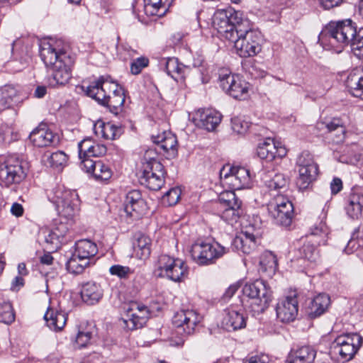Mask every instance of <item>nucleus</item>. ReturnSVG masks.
Instances as JSON below:
<instances>
[{
    "label": "nucleus",
    "instance_id": "f257e3e1",
    "mask_svg": "<svg viewBox=\"0 0 363 363\" xmlns=\"http://www.w3.org/2000/svg\"><path fill=\"white\" fill-rule=\"evenodd\" d=\"M61 42L54 44L45 43L40 50V55L47 67L52 69L49 85L52 87L64 86L72 77V67L74 59L65 48L60 47Z\"/></svg>",
    "mask_w": 363,
    "mask_h": 363
},
{
    "label": "nucleus",
    "instance_id": "f03ea898",
    "mask_svg": "<svg viewBox=\"0 0 363 363\" xmlns=\"http://www.w3.org/2000/svg\"><path fill=\"white\" fill-rule=\"evenodd\" d=\"M325 35L337 52L349 45L357 57H363V28L357 30L352 20L330 22L325 28Z\"/></svg>",
    "mask_w": 363,
    "mask_h": 363
},
{
    "label": "nucleus",
    "instance_id": "7ed1b4c3",
    "mask_svg": "<svg viewBox=\"0 0 363 363\" xmlns=\"http://www.w3.org/2000/svg\"><path fill=\"white\" fill-rule=\"evenodd\" d=\"M85 91L88 96L95 99L99 104L108 107L116 115L123 109L125 102L124 89L108 77H99L86 86Z\"/></svg>",
    "mask_w": 363,
    "mask_h": 363
},
{
    "label": "nucleus",
    "instance_id": "20e7f679",
    "mask_svg": "<svg viewBox=\"0 0 363 363\" xmlns=\"http://www.w3.org/2000/svg\"><path fill=\"white\" fill-rule=\"evenodd\" d=\"M242 292V297L238 302L252 315L263 313L272 301V291L262 279L246 283Z\"/></svg>",
    "mask_w": 363,
    "mask_h": 363
},
{
    "label": "nucleus",
    "instance_id": "39448f33",
    "mask_svg": "<svg viewBox=\"0 0 363 363\" xmlns=\"http://www.w3.org/2000/svg\"><path fill=\"white\" fill-rule=\"evenodd\" d=\"M234 35L235 38L229 41L234 43L237 53L241 57L255 56L261 51V34L252 28L248 20L238 25Z\"/></svg>",
    "mask_w": 363,
    "mask_h": 363
},
{
    "label": "nucleus",
    "instance_id": "423d86ee",
    "mask_svg": "<svg viewBox=\"0 0 363 363\" xmlns=\"http://www.w3.org/2000/svg\"><path fill=\"white\" fill-rule=\"evenodd\" d=\"M51 201L55 204L58 215L62 219L75 222L79 212V199L77 193L58 186L52 189Z\"/></svg>",
    "mask_w": 363,
    "mask_h": 363
},
{
    "label": "nucleus",
    "instance_id": "0eeeda50",
    "mask_svg": "<svg viewBox=\"0 0 363 363\" xmlns=\"http://www.w3.org/2000/svg\"><path fill=\"white\" fill-rule=\"evenodd\" d=\"M246 18H243L242 13L231 7L218 9L213 14L212 24L213 28L227 40L235 38V30L238 25L242 23Z\"/></svg>",
    "mask_w": 363,
    "mask_h": 363
},
{
    "label": "nucleus",
    "instance_id": "6e6552de",
    "mask_svg": "<svg viewBox=\"0 0 363 363\" xmlns=\"http://www.w3.org/2000/svg\"><path fill=\"white\" fill-rule=\"evenodd\" d=\"M24 162L14 155L0 158V184L10 187L20 184L26 177Z\"/></svg>",
    "mask_w": 363,
    "mask_h": 363
},
{
    "label": "nucleus",
    "instance_id": "1a4fd4ad",
    "mask_svg": "<svg viewBox=\"0 0 363 363\" xmlns=\"http://www.w3.org/2000/svg\"><path fill=\"white\" fill-rule=\"evenodd\" d=\"M228 252V249L217 242H196L191 250L192 259L199 265H210Z\"/></svg>",
    "mask_w": 363,
    "mask_h": 363
},
{
    "label": "nucleus",
    "instance_id": "9d476101",
    "mask_svg": "<svg viewBox=\"0 0 363 363\" xmlns=\"http://www.w3.org/2000/svg\"><path fill=\"white\" fill-rule=\"evenodd\" d=\"M157 271L160 277L180 282L187 277L189 269L186 263L182 259L162 255L157 259Z\"/></svg>",
    "mask_w": 363,
    "mask_h": 363
},
{
    "label": "nucleus",
    "instance_id": "9b49d317",
    "mask_svg": "<svg viewBox=\"0 0 363 363\" xmlns=\"http://www.w3.org/2000/svg\"><path fill=\"white\" fill-rule=\"evenodd\" d=\"M223 185L228 186L233 190L250 188L252 177L250 170L239 166H224L220 172Z\"/></svg>",
    "mask_w": 363,
    "mask_h": 363
},
{
    "label": "nucleus",
    "instance_id": "f8f14e48",
    "mask_svg": "<svg viewBox=\"0 0 363 363\" xmlns=\"http://www.w3.org/2000/svg\"><path fill=\"white\" fill-rule=\"evenodd\" d=\"M269 216L274 222L281 226L288 227L292 222L294 206L286 197L279 195L268 205Z\"/></svg>",
    "mask_w": 363,
    "mask_h": 363
},
{
    "label": "nucleus",
    "instance_id": "ddd939ff",
    "mask_svg": "<svg viewBox=\"0 0 363 363\" xmlns=\"http://www.w3.org/2000/svg\"><path fill=\"white\" fill-rule=\"evenodd\" d=\"M219 85L229 96L244 100L248 96V83L238 75L223 72L219 74Z\"/></svg>",
    "mask_w": 363,
    "mask_h": 363
},
{
    "label": "nucleus",
    "instance_id": "4468645a",
    "mask_svg": "<svg viewBox=\"0 0 363 363\" xmlns=\"http://www.w3.org/2000/svg\"><path fill=\"white\" fill-rule=\"evenodd\" d=\"M165 172L160 162H153L150 164H143L142 174L139 177L140 183L152 191H157L164 183Z\"/></svg>",
    "mask_w": 363,
    "mask_h": 363
},
{
    "label": "nucleus",
    "instance_id": "2eb2a0df",
    "mask_svg": "<svg viewBox=\"0 0 363 363\" xmlns=\"http://www.w3.org/2000/svg\"><path fill=\"white\" fill-rule=\"evenodd\" d=\"M201 319V315L194 310H181L173 316L172 323L178 333L189 335L195 332Z\"/></svg>",
    "mask_w": 363,
    "mask_h": 363
},
{
    "label": "nucleus",
    "instance_id": "dca6fc26",
    "mask_svg": "<svg viewBox=\"0 0 363 363\" xmlns=\"http://www.w3.org/2000/svg\"><path fill=\"white\" fill-rule=\"evenodd\" d=\"M363 338L357 333L340 335L335 340L334 349L342 359L350 360L362 346Z\"/></svg>",
    "mask_w": 363,
    "mask_h": 363
},
{
    "label": "nucleus",
    "instance_id": "f3484780",
    "mask_svg": "<svg viewBox=\"0 0 363 363\" xmlns=\"http://www.w3.org/2000/svg\"><path fill=\"white\" fill-rule=\"evenodd\" d=\"M244 311H248L238 301L232 304L225 310V316L222 321L223 326L227 330H237L245 328L246 320Z\"/></svg>",
    "mask_w": 363,
    "mask_h": 363
},
{
    "label": "nucleus",
    "instance_id": "a211bd4d",
    "mask_svg": "<svg viewBox=\"0 0 363 363\" xmlns=\"http://www.w3.org/2000/svg\"><path fill=\"white\" fill-rule=\"evenodd\" d=\"M298 311V302L296 294L280 298L276 306L277 318L283 323L294 321Z\"/></svg>",
    "mask_w": 363,
    "mask_h": 363
},
{
    "label": "nucleus",
    "instance_id": "6ab92c4d",
    "mask_svg": "<svg viewBox=\"0 0 363 363\" xmlns=\"http://www.w3.org/2000/svg\"><path fill=\"white\" fill-rule=\"evenodd\" d=\"M259 234V230L254 228L253 226H247L242 230L240 235L233 239V247L238 252L250 254L257 246Z\"/></svg>",
    "mask_w": 363,
    "mask_h": 363
},
{
    "label": "nucleus",
    "instance_id": "aec40b11",
    "mask_svg": "<svg viewBox=\"0 0 363 363\" xmlns=\"http://www.w3.org/2000/svg\"><path fill=\"white\" fill-rule=\"evenodd\" d=\"M150 317L147 307L134 303L127 310V319L124 320L126 327L129 330H135L143 327Z\"/></svg>",
    "mask_w": 363,
    "mask_h": 363
},
{
    "label": "nucleus",
    "instance_id": "412c9836",
    "mask_svg": "<svg viewBox=\"0 0 363 363\" xmlns=\"http://www.w3.org/2000/svg\"><path fill=\"white\" fill-rule=\"evenodd\" d=\"M221 117V114L214 110L201 108L194 113L193 122L199 128L212 131L220 123Z\"/></svg>",
    "mask_w": 363,
    "mask_h": 363
},
{
    "label": "nucleus",
    "instance_id": "4be33fe9",
    "mask_svg": "<svg viewBox=\"0 0 363 363\" xmlns=\"http://www.w3.org/2000/svg\"><path fill=\"white\" fill-rule=\"evenodd\" d=\"M152 141L157 145L160 152L166 155L167 158L177 155V139L170 131H164L160 134L152 136Z\"/></svg>",
    "mask_w": 363,
    "mask_h": 363
},
{
    "label": "nucleus",
    "instance_id": "5701e85b",
    "mask_svg": "<svg viewBox=\"0 0 363 363\" xmlns=\"http://www.w3.org/2000/svg\"><path fill=\"white\" fill-rule=\"evenodd\" d=\"M80 167L86 172L93 174L96 180L107 181L113 174L110 167L101 160L85 158L81 162Z\"/></svg>",
    "mask_w": 363,
    "mask_h": 363
},
{
    "label": "nucleus",
    "instance_id": "b1692460",
    "mask_svg": "<svg viewBox=\"0 0 363 363\" xmlns=\"http://www.w3.org/2000/svg\"><path fill=\"white\" fill-rule=\"evenodd\" d=\"M75 222H69L68 219H62L60 217L59 220H56L53 228L45 235V240L47 243L55 245L58 247L59 245L64 242L65 236L70 233V230Z\"/></svg>",
    "mask_w": 363,
    "mask_h": 363
},
{
    "label": "nucleus",
    "instance_id": "393cba45",
    "mask_svg": "<svg viewBox=\"0 0 363 363\" xmlns=\"http://www.w3.org/2000/svg\"><path fill=\"white\" fill-rule=\"evenodd\" d=\"M124 211L128 216L139 217L143 211L145 201L138 190H132L127 193L123 201Z\"/></svg>",
    "mask_w": 363,
    "mask_h": 363
},
{
    "label": "nucleus",
    "instance_id": "a878e982",
    "mask_svg": "<svg viewBox=\"0 0 363 363\" xmlns=\"http://www.w3.org/2000/svg\"><path fill=\"white\" fill-rule=\"evenodd\" d=\"M29 138L32 143L39 147L55 145L59 143V137L45 127H40L33 130Z\"/></svg>",
    "mask_w": 363,
    "mask_h": 363
},
{
    "label": "nucleus",
    "instance_id": "bb28decb",
    "mask_svg": "<svg viewBox=\"0 0 363 363\" xmlns=\"http://www.w3.org/2000/svg\"><path fill=\"white\" fill-rule=\"evenodd\" d=\"M330 304V296L325 294H320L311 301L306 308V313L310 318H316L327 311Z\"/></svg>",
    "mask_w": 363,
    "mask_h": 363
},
{
    "label": "nucleus",
    "instance_id": "cd10ccee",
    "mask_svg": "<svg viewBox=\"0 0 363 363\" xmlns=\"http://www.w3.org/2000/svg\"><path fill=\"white\" fill-rule=\"evenodd\" d=\"M296 164L298 167V173L315 179L318 172V167L310 152H303L298 156Z\"/></svg>",
    "mask_w": 363,
    "mask_h": 363
},
{
    "label": "nucleus",
    "instance_id": "c85d7f7f",
    "mask_svg": "<svg viewBox=\"0 0 363 363\" xmlns=\"http://www.w3.org/2000/svg\"><path fill=\"white\" fill-rule=\"evenodd\" d=\"M26 99V95L17 90L14 86H5L0 94V105L4 108H9L18 105Z\"/></svg>",
    "mask_w": 363,
    "mask_h": 363
},
{
    "label": "nucleus",
    "instance_id": "c756f323",
    "mask_svg": "<svg viewBox=\"0 0 363 363\" xmlns=\"http://www.w3.org/2000/svg\"><path fill=\"white\" fill-rule=\"evenodd\" d=\"M327 138L335 144L341 143L345 138L346 128L339 118H334L325 123Z\"/></svg>",
    "mask_w": 363,
    "mask_h": 363
},
{
    "label": "nucleus",
    "instance_id": "7c9ffc66",
    "mask_svg": "<svg viewBox=\"0 0 363 363\" xmlns=\"http://www.w3.org/2000/svg\"><path fill=\"white\" fill-rule=\"evenodd\" d=\"M348 91L354 97L363 99V73L359 70H353L345 81Z\"/></svg>",
    "mask_w": 363,
    "mask_h": 363
},
{
    "label": "nucleus",
    "instance_id": "2f4dec72",
    "mask_svg": "<svg viewBox=\"0 0 363 363\" xmlns=\"http://www.w3.org/2000/svg\"><path fill=\"white\" fill-rule=\"evenodd\" d=\"M315 351L308 346L291 350L286 359L287 363H313Z\"/></svg>",
    "mask_w": 363,
    "mask_h": 363
},
{
    "label": "nucleus",
    "instance_id": "473e14b6",
    "mask_svg": "<svg viewBox=\"0 0 363 363\" xmlns=\"http://www.w3.org/2000/svg\"><path fill=\"white\" fill-rule=\"evenodd\" d=\"M81 296L85 303L94 305L102 298L103 291L100 286L96 283L87 282L82 286Z\"/></svg>",
    "mask_w": 363,
    "mask_h": 363
},
{
    "label": "nucleus",
    "instance_id": "72a5a7b5",
    "mask_svg": "<svg viewBox=\"0 0 363 363\" xmlns=\"http://www.w3.org/2000/svg\"><path fill=\"white\" fill-rule=\"evenodd\" d=\"M151 245L152 242L148 236L143 234L136 235L133 243L135 256L140 259H147L151 254Z\"/></svg>",
    "mask_w": 363,
    "mask_h": 363
},
{
    "label": "nucleus",
    "instance_id": "f704fd0d",
    "mask_svg": "<svg viewBox=\"0 0 363 363\" xmlns=\"http://www.w3.org/2000/svg\"><path fill=\"white\" fill-rule=\"evenodd\" d=\"M44 318L48 326L53 330H62L67 322V315L65 313L55 311L52 308H48L44 315Z\"/></svg>",
    "mask_w": 363,
    "mask_h": 363
},
{
    "label": "nucleus",
    "instance_id": "c9c22d12",
    "mask_svg": "<svg viewBox=\"0 0 363 363\" xmlns=\"http://www.w3.org/2000/svg\"><path fill=\"white\" fill-rule=\"evenodd\" d=\"M98 252L96 245L89 240H81L75 244V254L79 258L90 261V259L94 257Z\"/></svg>",
    "mask_w": 363,
    "mask_h": 363
},
{
    "label": "nucleus",
    "instance_id": "e433bc0d",
    "mask_svg": "<svg viewBox=\"0 0 363 363\" xmlns=\"http://www.w3.org/2000/svg\"><path fill=\"white\" fill-rule=\"evenodd\" d=\"M345 210L347 214L351 218L358 219L361 218L363 211V195L358 194L350 195Z\"/></svg>",
    "mask_w": 363,
    "mask_h": 363
},
{
    "label": "nucleus",
    "instance_id": "4c0bfd02",
    "mask_svg": "<svg viewBox=\"0 0 363 363\" xmlns=\"http://www.w3.org/2000/svg\"><path fill=\"white\" fill-rule=\"evenodd\" d=\"M94 129L97 135L106 140H115L121 134V128L111 123H99Z\"/></svg>",
    "mask_w": 363,
    "mask_h": 363
},
{
    "label": "nucleus",
    "instance_id": "58836bf2",
    "mask_svg": "<svg viewBox=\"0 0 363 363\" xmlns=\"http://www.w3.org/2000/svg\"><path fill=\"white\" fill-rule=\"evenodd\" d=\"M164 68L167 74L177 81L184 77L186 66L179 63L177 58L169 57L164 60Z\"/></svg>",
    "mask_w": 363,
    "mask_h": 363
},
{
    "label": "nucleus",
    "instance_id": "ea45409f",
    "mask_svg": "<svg viewBox=\"0 0 363 363\" xmlns=\"http://www.w3.org/2000/svg\"><path fill=\"white\" fill-rule=\"evenodd\" d=\"M276 143L268 139L267 141L259 144L257 148V156L267 162H271L276 158Z\"/></svg>",
    "mask_w": 363,
    "mask_h": 363
},
{
    "label": "nucleus",
    "instance_id": "a19ab883",
    "mask_svg": "<svg viewBox=\"0 0 363 363\" xmlns=\"http://www.w3.org/2000/svg\"><path fill=\"white\" fill-rule=\"evenodd\" d=\"M90 264V261L79 258L77 254H74L67 262L66 268L69 273L73 274H82L84 269Z\"/></svg>",
    "mask_w": 363,
    "mask_h": 363
},
{
    "label": "nucleus",
    "instance_id": "79ce46f5",
    "mask_svg": "<svg viewBox=\"0 0 363 363\" xmlns=\"http://www.w3.org/2000/svg\"><path fill=\"white\" fill-rule=\"evenodd\" d=\"M172 0H144L145 9L147 11L150 9L151 15H161L164 13L170 5Z\"/></svg>",
    "mask_w": 363,
    "mask_h": 363
},
{
    "label": "nucleus",
    "instance_id": "37998d69",
    "mask_svg": "<svg viewBox=\"0 0 363 363\" xmlns=\"http://www.w3.org/2000/svg\"><path fill=\"white\" fill-rule=\"evenodd\" d=\"M259 264L262 270L274 273L278 267L277 257L272 252H265L261 256Z\"/></svg>",
    "mask_w": 363,
    "mask_h": 363
},
{
    "label": "nucleus",
    "instance_id": "c03bdc74",
    "mask_svg": "<svg viewBox=\"0 0 363 363\" xmlns=\"http://www.w3.org/2000/svg\"><path fill=\"white\" fill-rule=\"evenodd\" d=\"M46 164L54 169H62L67 163V157L62 151L45 155Z\"/></svg>",
    "mask_w": 363,
    "mask_h": 363
},
{
    "label": "nucleus",
    "instance_id": "a18cd8bd",
    "mask_svg": "<svg viewBox=\"0 0 363 363\" xmlns=\"http://www.w3.org/2000/svg\"><path fill=\"white\" fill-rule=\"evenodd\" d=\"M300 258L306 259L311 262H315L319 258V253L316 245L311 242L304 243L298 250Z\"/></svg>",
    "mask_w": 363,
    "mask_h": 363
},
{
    "label": "nucleus",
    "instance_id": "49530a36",
    "mask_svg": "<svg viewBox=\"0 0 363 363\" xmlns=\"http://www.w3.org/2000/svg\"><path fill=\"white\" fill-rule=\"evenodd\" d=\"M269 179L264 178L266 186L269 190H277L286 186L287 180L284 174L272 172L269 176Z\"/></svg>",
    "mask_w": 363,
    "mask_h": 363
},
{
    "label": "nucleus",
    "instance_id": "de8ad7c7",
    "mask_svg": "<svg viewBox=\"0 0 363 363\" xmlns=\"http://www.w3.org/2000/svg\"><path fill=\"white\" fill-rule=\"evenodd\" d=\"M224 210L221 213V218L226 223L233 225L236 223L243 213L241 206L223 207Z\"/></svg>",
    "mask_w": 363,
    "mask_h": 363
},
{
    "label": "nucleus",
    "instance_id": "09e8293b",
    "mask_svg": "<svg viewBox=\"0 0 363 363\" xmlns=\"http://www.w3.org/2000/svg\"><path fill=\"white\" fill-rule=\"evenodd\" d=\"M15 320V313L10 303H0V322L11 324Z\"/></svg>",
    "mask_w": 363,
    "mask_h": 363
},
{
    "label": "nucleus",
    "instance_id": "8fccbe9b",
    "mask_svg": "<svg viewBox=\"0 0 363 363\" xmlns=\"http://www.w3.org/2000/svg\"><path fill=\"white\" fill-rule=\"evenodd\" d=\"M234 191L231 189L220 194L219 201L223 207L241 206L242 202L237 197Z\"/></svg>",
    "mask_w": 363,
    "mask_h": 363
},
{
    "label": "nucleus",
    "instance_id": "3c124183",
    "mask_svg": "<svg viewBox=\"0 0 363 363\" xmlns=\"http://www.w3.org/2000/svg\"><path fill=\"white\" fill-rule=\"evenodd\" d=\"M231 125L235 133L242 135L247 131L250 123L242 117L238 116L231 119Z\"/></svg>",
    "mask_w": 363,
    "mask_h": 363
},
{
    "label": "nucleus",
    "instance_id": "603ef678",
    "mask_svg": "<svg viewBox=\"0 0 363 363\" xmlns=\"http://www.w3.org/2000/svg\"><path fill=\"white\" fill-rule=\"evenodd\" d=\"M109 272L111 275L117 276L120 279H127L133 271L128 267L116 264L109 268Z\"/></svg>",
    "mask_w": 363,
    "mask_h": 363
},
{
    "label": "nucleus",
    "instance_id": "864d4df0",
    "mask_svg": "<svg viewBox=\"0 0 363 363\" xmlns=\"http://www.w3.org/2000/svg\"><path fill=\"white\" fill-rule=\"evenodd\" d=\"M181 190L179 188H172L163 196V201L169 206L177 204L180 199Z\"/></svg>",
    "mask_w": 363,
    "mask_h": 363
},
{
    "label": "nucleus",
    "instance_id": "5fc2aeb1",
    "mask_svg": "<svg viewBox=\"0 0 363 363\" xmlns=\"http://www.w3.org/2000/svg\"><path fill=\"white\" fill-rule=\"evenodd\" d=\"M149 60L145 57H140L134 60L130 64V72L133 74H138L142 69L148 66Z\"/></svg>",
    "mask_w": 363,
    "mask_h": 363
},
{
    "label": "nucleus",
    "instance_id": "6e6d98bb",
    "mask_svg": "<svg viewBox=\"0 0 363 363\" xmlns=\"http://www.w3.org/2000/svg\"><path fill=\"white\" fill-rule=\"evenodd\" d=\"M94 143V142L91 139L86 138L78 144L79 157L82 161L87 158L89 154L91 152L90 150H91Z\"/></svg>",
    "mask_w": 363,
    "mask_h": 363
},
{
    "label": "nucleus",
    "instance_id": "4d7b16f0",
    "mask_svg": "<svg viewBox=\"0 0 363 363\" xmlns=\"http://www.w3.org/2000/svg\"><path fill=\"white\" fill-rule=\"evenodd\" d=\"M94 331L86 330L79 331L76 337V343L79 347H84L88 345L93 337Z\"/></svg>",
    "mask_w": 363,
    "mask_h": 363
},
{
    "label": "nucleus",
    "instance_id": "13d9d810",
    "mask_svg": "<svg viewBox=\"0 0 363 363\" xmlns=\"http://www.w3.org/2000/svg\"><path fill=\"white\" fill-rule=\"evenodd\" d=\"M314 180V179L298 173V177L296 179V186L299 190L303 191L308 189Z\"/></svg>",
    "mask_w": 363,
    "mask_h": 363
},
{
    "label": "nucleus",
    "instance_id": "bf43d9fd",
    "mask_svg": "<svg viewBox=\"0 0 363 363\" xmlns=\"http://www.w3.org/2000/svg\"><path fill=\"white\" fill-rule=\"evenodd\" d=\"M106 151L107 148L105 145L94 143L91 150H90L91 152L89 154L87 158L103 156L106 153Z\"/></svg>",
    "mask_w": 363,
    "mask_h": 363
},
{
    "label": "nucleus",
    "instance_id": "052dcab7",
    "mask_svg": "<svg viewBox=\"0 0 363 363\" xmlns=\"http://www.w3.org/2000/svg\"><path fill=\"white\" fill-rule=\"evenodd\" d=\"M143 164H150L153 162H160L157 160V150L149 148L147 150L143 156Z\"/></svg>",
    "mask_w": 363,
    "mask_h": 363
},
{
    "label": "nucleus",
    "instance_id": "680f3d73",
    "mask_svg": "<svg viewBox=\"0 0 363 363\" xmlns=\"http://www.w3.org/2000/svg\"><path fill=\"white\" fill-rule=\"evenodd\" d=\"M363 245L357 241L352 236L351 239L348 241L347 246L344 251L346 254H352L357 250Z\"/></svg>",
    "mask_w": 363,
    "mask_h": 363
},
{
    "label": "nucleus",
    "instance_id": "e2e57ef3",
    "mask_svg": "<svg viewBox=\"0 0 363 363\" xmlns=\"http://www.w3.org/2000/svg\"><path fill=\"white\" fill-rule=\"evenodd\" d=\"M331 194L335 195L342 189V182L338 177H335L330 184Z\"/></svg>",
    "mask_w": 363,
    "mask_h": 363
},
{
    "label": "nucleus",
    "instance_id": "0e129e2a",
    "mask_svg": "<svg viewBox=\"0 0 363 363\" xmlns=\"http://www.w3.org/2000/svg\"><path fill=\"white\" fill-rule=\"evenodd\" d=\"M104 357L99 353L94 352L88 355L82 363H104Z\"/></svg>",
    "mask_w": 363,
    "mask_h": 363
},
{
    "label": "nucleus",
    "instance_id": "69168bd1",
    "mask_svg": "<svg viewBox=\"0 0 363 363\" xmlns=\"http://www.w3.org/2000/svg\"><path fill=\"white\" fill-rule=\"evenodd\" d=\"M24 286V279L21 276L16 277L11 285V290L18 291L21 287Z\"/></svg>",
    "mask_w": 363,
    "mask_h": 363
},
{
    "label": "nucleus",
    "instance_id": "338daca9",
    "mask_svg": "<svg viewBox=\"0 0 363 363\" xmlns=\"http://www.w3.org/2000/svg\"><path fill=\"white\" fill-rule=\"evenodd\" d=\"M10 211L13 216L21 217L23 215L24 209L21 204L15 202L12 204Z\"/></svg>",
    "mask_w": 363,
    "mask_h": 363
},
{
    "label": "nucleus",
    "instance_id": "774afa93",
    "mask_svg": "<svg viewBox=\"0 0 363 363\" xmlns=\"http://www.w3.org/2000/svg\"><path fill=\"white\" fill-rule=\"evenodd\" d=\"M268 361V357L262 354L251 357L245 363H267Z\"/></svg>",
    "mask_w": 363,
    "mask_h": 363
}]
</instances>
